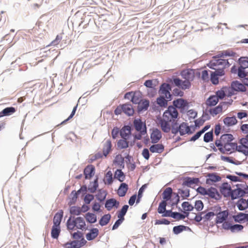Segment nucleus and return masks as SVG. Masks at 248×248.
<instances>
[{"mask_svg": "<svg viewBox=\"0 0 248 248\" xmlns=\"http://www.w3.org/2000/svg\"><path fill=\"white\" fill-rule=\"evenodd\" d=\"M128 208L127 205H124L118 214V218H124V216L125 215Z\"/></svg>", "mask_w": 248, "mask_h": 248, "instance_id": "56", "label": "nucleus"}, {"mask_svg": "<svg viewBox=\"0 0 248 248\" xmlns=\"http://www.w3.org/2000/svg\"><path fill=\"white\" fill-rule=\"evenodd\" d=\"M180 75L183 78L186 80L192 81L195 78V74L193 70L187 69L181 71Z\"/></svg>", "mask_w": 248, "mask_h": 248, "instance_id": "11", "label": "nucleus"}, {"mask_svg": "<svg viewBox=\"0 0 248 248\" xmlns=\"http://www.w3.org/2000/svg\"><path fill=\"white\" fill-rule=\"evenodd\" d=\"M67 227L69 230L79 229L85 230L87 229L86 225L84 218L82 217H70L67 223Z\"/></svg>", "mask_w": 248, "mask_h": 248, "instance_id": "1", "label": "nucleus"}, {"mask_svg": "<svg viewBox=\"0 0 248 248\" xmlns=\"http://www.w3.org/2000/svg\"><path fill=\"white\" fill-rule=\"evenodd\" d=\"M227 103H228V102H220L217 106L213 108H210L209 110V114L212 115L213 116L217 115L219 112H220L222 111V109H223V108L224 107V105H226Z\"/></svg>", "mask_w": 248, "mask_h": 248, "instance_id": "18", "label": "nucleus"}, {"mask_svg": "<svg viewBox=\"0 0 248 248\" xmlns=\"http://www.w3.org/2000/svg\"><path fill=\"white\" fill-rule=\"evenodd\" d=\"M237 75L239 78H242L248 76V72L245 71V68L239 66L237 70Z\"/></svg>", "mask_w": 248, "mask_h": 248, "instance_id": "48", "label": "nucleus"}, {"mask_svg": "<svg viewBox=\"0 0 248 248\" xmlns=\"http://www.w3.org/2000/svg\"><path fill=\"white\" fill-rule=\"evenodd\" d=\"M179 125V132L181 135H183L186 134H191L193 133L191 131V127L188 125Z\"/></svg>", "mask_w": 248, "mask_h": 248, "instance_id": "32", "label": "nucleus"}, {"mask_svg": "<svg viewBox=\"0 0 248 248\" xmlns=\"http://www.w3.org/2000/svg\"><path fill=\"white\" fill-rule=\"evenodd\" d=\"M221 208L217 207L216 212L217 215L216 222L217 224L222 223V224L226 221V220L229 216V212L228 210H225L223 211H220Z\"/></svg>", "mask_w": 248, "mask_h": 248, "instance_id": "7", "label": "nucleus"}, {"mask_svg": "<svg viewBox=\"0 0 248 248\" xmlns=\"http://www.w3.org/2000/svg\"><path fill=\"white\" fill-rule=\"evenodd\" d=\"M85 217L87 221L90 223H93L96 221V216L95 214L88 213L85 215Z\"/></svg>", "mask_w": 248, "mask_h": 248, "instance_id": "46", "label": "nucleus"}, {"mask_svg": "<svg viewBox=\"0 0 248 248\" xmlns=\"http://www.w3.org/2000/svg\"><path fill=\"white\" fill-rule=\"evenodd\" d=\"M224 124H236L237 121L235 116L227 117L223 120Z\"/></svg>", "mask_w": 248, "mask_h": 248, "instance_id": "50", "label": "nucleus"}, {"mask_svg": "<svg viewBox=\"0 0 248 248\" xmlns=\"http://www.w3.org/2000/svg\"><path fill=\"white\" fill-rule=\"evenodd\" d=\"M179 194L183 199H185L189 197V190L188 189H179Z\"/></svg>", "mask_w": 248, "mask_h": 248, "instance_id": "59", "label": "nucleus"}, {"mask_svg": "<svg viewBox=\"0 0 248 248\" xmlns=\"http://www.w3.org/2000/svg\"><path fill=\"white\" fill-rule=\"evenodd\" d=\"M187 115L189 120L195 119L197 115V112L193 109H190L187 111Z\"/></svg>", "mask_w": 248, "mask_h": 248, "instance_id": "63", "label": "nucleus"}, {"mask_svg": "<svg viewBox=\"0 0 248 248\" xmlns=\"http://www.w3.org/2000/svg\"><path fill=\"white\" fill-rule=\"evenodd\" d=\"M172 193V190L171 187H167L163 191L162 193V197L164 200L163 201L166 202L170 200Z\"/></svg>", "mask_w": 248, "mask_h": 248, "instance_id": "36", "label": "nucleus"}, {"mask_svg": "<svg viewBox=\"0 0 248 248\" xmlns=\"http://www.w3.org/2000/svg\"><path fill=\"white\" fill-rule=\"evenodd\" d=\"M210 125H206L202 130L198 132L195 135H194L190 139V141H195L198 139L202 134L205 132L207 129L209 128Z\"/></svg>", "mask_w": 248, "mask_h": 248, "instance_id": "41", "label": "nucleus"}, {"mask_svg": "<svg viewBox=\"0 0 248 248\" xmlns=\"http://www.w3.org/2000/svg\"><path fill=\"white\" fill-rule=\"evenodd\" d=\"M210 80L214 85H217L219 83L218 77L213 72H211Z\"/></svg>", "mask_w": 248, "mask_h": 248, "instance_id": "57", "label": "nucleus"}, {"mask_svg": "<svg viewBox=\"0 0 248 248\" xmlns=\"http://www.w3.org/2000/svg\"><path fill=\"white\" fill-rule=\"evenodd\" d=\"M167 205V202L166 201H162L159 204L157 211L160 214H162L166 211V207Z\"/></svg>", "mask_w": 248, "mask_h": 248, "instance_id": "55", "label": "nucleus"}, {"mask_svg": "<svg viewBox=\"0 0 248 248\" xmlns=\"http://www.w3.org/2000/svg\"><path fill=\"white\" fill-rule=\"evenodd\" d=\"M123 112L128 116H131L134 113V110L132 105L130 103L122 105Z\"/></svg>", "mask_w": 248, "mask_h": 248, "instance_id": "27", "label": "nucleus"}, {"mask_svg": "<svg viewBox=\"0 0 248 248\" xmlns=\"http://www.w3.org/2000/svg\"><path fill=\"white\" fill-rule=\"evenodd\" d=\"M128 185L125 183H122L117 191L118 195L120 197L124 196L128 190Z\"/></svg>", "mask_w": 248, "mask_h": 248, "instance_id": "30", "label": "nucleus"}, {"mask_svg": "<svg viewBox=\"0 0 248 248\" xmlns=\"http://www.w3.org/2000/svg\"><path fill=\"white\" fill-rule=\"evenodd\" d=\"M206 195H208L210 198L216 200H218L221 198V196L217 190L213 187L207 189Z\"/></svg>", "mask_w": 248, "mask_h": 248, "instance_id": "22", "label": "nucleus"}, {"mask_svg": "<svg viewBox=\"0 0 248 248\" xmlns=\"http://www.w3.org/2000/svg\"><path fill=\"white\" fill-rule=\"evenodd\" d=\"M111 142L109 140L105 141L103 144V153L104 156L106 157L111 150Z\"/></svg>", "mask_w": 248, "mask_h": 248, "instance_id": "25", "label": "nucleus"}, {"mask_svg": "<svg viewBox=\"0 0 248 248\" xmlns=\"http://www.w3.org/2000/svg\"><path fill=\"white\" fill-rule=\"evenodd\" d=\"M107 192L105 190H99L97 194L96 195V198L100 202L103 201L106 197Z\"/></svg>", "mask_w": 248, "mask_h": 248, "instance_id": "49", "label": "nucleus"}, {"mask_svg": "<svg viewBox=\"0 0 248 248\" xmlns=\"http://www.w3.org/2000/svg\"><path fill=\"white\" fill-rule=\"evenodd\" d=\"M63 217V211L60 210L57 212L54 216L53 218V225L55 226H60L62 217Z\"/></svg>", "mask_w": 248, "mask_h": 248, "instance_id": "31", "label": "nucleus"}, {"mask_svg": "<svg viewBox=\"0 0 248 248\" xmlns=\"http://www.w3.org/2000/svg\"><path fill=\"white\" fill-rule=\"evenodd\" d=\"M127 140L124 139L120 140L118 142V147L120 149L126 148L128 146V142L126 141Z\"/></svg>", "mask_w": 248, "mask_h": 248, "instance_id": "54", "label": "nucleus"}, {"mask_svg": "<svg viewBox=\"0 0 248 248\" xmlns=\"http://www.w3.org/2000/svg\"><path fill=\"white\" fill-rule=\"evenodd\" d=\"M240 64V66H242L244 68H248V57H242L238 60Z\"/></svg>", "mask_w": 248, "mask_h": 248, "instance_id": "52", "label": "nucleus"}, {"mask_svg": "<svg viewBox=\"0 0 248 248\" xmlns=\"http://www.w3.org/2000/svg\"><path fill=\"white\" fill-rule=\"evenodd\" d=\"M187 228H188V227L184 225L174 226L173 228V232L174 234H178L183 231L186 230Z\"/></svg>", "mask_w": 248, "mask_h": 248, "instance_id": "51", "label": "nucleus"}, {"mask_svg": "<svg viewBox=\"0 0 248 248\" xmlns=\"http://www.w3.org/2000/svg\"><path fill=\"white\" fill-rule=\"evenodd\" d=\"M218 100L217 96L215 95H211L206 100V104L207 106L211 107L214 106L217 104L218 102Z\"/></svg>", "mask_w": 248, "mask_h": 248, "instance_id": "39", "label": "nucleus"}, {"mask_svg": "<svg viewBox=\"0 0 248 248\" xmlns=\"http://www.w3.org/2000/svg\"><path fill=\"white\" fill-rule=\"evenodd\" d=\"M191 85V81L185 80L184 81H183L180 88L182 90H185L186 89H189L190 88Z\"/></svg>", "mask_w": 248, "mask_h": 248, "instance_id": "61", "label": "nucleus"}, {"mask_svg": "<svg viewBox=\"0 0 248 248\" xmlns=\"http://www.w3.org/2000/svg\"><path fill=\"white\" fill-rule=\"evenodd\" d=\"M201 78L203 82H207L209 81V74L207 70H204L202 71Z\"/></svg>", "mask_w": 248, "mask_h": 248, "instance_id": "64", "label": "nucleus"}, {"mask_svg": "<svg viewBox=\"0 0 248 248\" xmlns=\"http://www.w3.org/2000/svg\"><path fill=\"white\" fill-rule=\"evenodd\" d=\"M173 106L176 109L189 107L187 101L183 98H178L173 101Z\"/></svg>", "mask_w": 248, "mask_h": 248, "instance_id": "15", "label": "nucleus"}, {"mask_svg": "<svg viewBox=\"0 0 248 248\" xmlns=\"http://www.w3.org/2000/svg\"><path fill=\"white\" fill-rule=\"evenodd\" d=\"M105 184L110 185L113 182L112 173L111 171H108L104 179Z\"/></svg>", "mask_w": 248, "mask_h": 248, "instance_id": "43", "label": "nucleus"}, {"mask_svg": "<svg viewBox=\"0 0 248 248\" xmlns=\"http://www.w3.org/2000/svg\"><path fill=\"white\" fill-rule=\"evenodd\" d=\"M111 216L109 214L104 215L99 220V224L102 226L106 225L109 221Z\"/></svg>", "mask_w": 248, "mask_h": 248, "instance_id": "45", "label": "nucleus"}, {"mask_svg": "<svg viewBox=\"0 0 248 248\" xmlns=\"http://www.w3.org/2000/svg\"><path fill=\"white\" fill-rule=\"evenodd\" d=\"M217 98V99H223L226 96V93L223 89L218 90L216 92L215 95Z\"/></svg>", "mask_w": 248, "mask_h": 248, "instance_id": "60", "label": "nucleus"}, {"mask_svg": "<svg viewBox=\"0 0 248 248\" xmlns=\"http://www.w3.org/2000/svg\"><path fill=\"white\" fill-rule=\"evenodd\" d=\"M61 232V229L60 226H55L53 225L51 230V237L54 239H57L59 236Z\"/></svg>", "mask_w": 248, "mask_h": 248, "instance_id": "40", "label": "nucleus"}, {"mask_svg": "<svg viewBox=\"0 0 248 248\" xmlns=\"http://www.w3.org/2000/svg\"><path fill=\"white\" fill-rule=\"evenodd\" d=\"M98 233L99 231L98 229H92L90 232L86 234V238L89 241L93 240L98 236Z\"/></svg>", "mask_w": 248, "mask_h": 248, "instance_id": "28", "label": "nucleus"}, {"mask_svg": "<svg viewBox=\"0 0 248 248\" xmlns=\"http://www.w3.org/2000/svg\"><path fill=\"white\" fill-rule=\"evenodd\" d=\"M220 192L224 197H228L231 195L232 189L231 186L227 183H224L222 185L220 188Z\"/></svg>", "mask_w": 248, "mask_h": 248, "instance_id": "17", "label": "nucleus"}, {"mask_svg": "<svg viewBox=\"0 0 248 248\" xmlns=\"http://www.w3.org/2000/svg\"><path fill=\"white\" fill-rule=\"evenodd\" d=\"M136 132L134 133V140H140L143 136L147 135L146 125H134Z\"/></svg>", "mask_w": 248, "mask_h": 248, "instance_id": "6", "label": "nucleus"}, {"mask_svg": "<svg viewBox=\"0 0 248 248\" xmlns=\"http://www.w3.org/2000/svg\"><path fill=\"white\" fill-rule=\"evenodd\" d=\"M233 218L235 222L241 223L248 220V214L240 213L233 216Z\"/></svg>", "mask_w": 248, "mask_h": 248, "instance_id": "24", "label": "nucleus"}, {"mask_svg": "<svg viewBox=\"0 0 248 248\" xmlns=\"http://www.w3.org/2000/svg\"><path fill=\"white\" fill-rule=\"evenodd\" d=\"M213 140V132H208L205 134L203 140L206 142H209Z\"/></svg>", "mask_w": 248, "mask_h": 248, "instance_id": "62", "label": "nucleus"}, {"mask_svg": "<svg viewBox=\"0 0 248 248\" xmlns=\"http://www.w3.org/2000/svg\"><path fill=\"white\" fill-rule=\"evenodd\" d=\"M16 108L14 107H7L0 112V118L10 116L16 112Z\"/></svg>", "mask_w": 248, "mask_h": 248, "instance_id": "20", "label": "nucleus"}, {"mask_svg": "<svg viewBox=\"0 0 248 248\" xmlns=\"http://www.w3.org/2000/svg\"><path fill=\"white\" fill-rule=\"evenodd\" d=\"M200 180L198 178L186 177L183 182V185L190 187H194L196 185H198Z\"/></svg>", "mask_w": 248, "mask_h": 248, "instance_id": "13", "label": "nucleus"}, {"mask_svg": "<svg viewBox=\"0 0 248 248\" xmlns=\"http://www.w3.org/2000/svg\"><path fill=\"white\" fill-rule=\"evenodd\" d=\"M98 186V179L96 178L93 182L90 184L89 187V190L92 193H94Z\"/></svg>", "mask_w": 248, "mask_h": 248, "instance_id": "53", "label": "nucleus"}, {"mask_svg": "<svg viewBox=\"0 0 248 248\" xmlns=\"http://www.w3.org/2000/svg\"><path fill=\"white\" fill-rule=\"evenodd\" d=\"M221 177L217 173H210L206 175V183L209 185H214L215 183L220 181Z\"/></svg>", "mask_w": 248, "mask_h": 248, "instance_id": "10", "label": "nucleus"}, {"mask_svg": "<svg viewBox=\"0 0 248 248\" xmlns=\"http://www.w3.org/2000/svg\"><path fill=\"white\" fill-rule=\"evenodd\" d=\"M117 203V201L116 200L113 199H111L109 200H108L106 201V204H105V207L108 210H110L113 207L116 205V204ZM117 204H119V203L117 202Z\"/></svg>", "mask_w": 248, "mask_h": 248, "instance_id": "44", "label": "nucleus"}, {"mask_svg": "<svg viewBox=\"0 0 248 248\" xmlns=\"http://www.w3.org/2000/svg\"><path fill=\"white\" fill-rule=\"evenodd\" d=\"M210 116L209 114V111L206 110L203 112L202 115L200 118L194 120V124H203L206 121L209 120Z\"/></svg>", "mask_w": 248, "mask_h": 248, "instance_id": "26", "label": "nucleus"}, {"mask_svg": "<svg viewBox=\"0 0 248 248\" xmlns=\"http://www.w3.org/2000/svg\"><path fill=\"white\" fill-rule=\"evenodd\" d=\"M231 64L227 60L223 59H215L210 61L207 66L211 69H215V67L218 66V68H226L230 66Z\"/></svg>", "mask_w": 248, "mask_h": 248, "instance_id": "3", "label": "nucleus"}, {"mask_svg": "<svg viewBox=\"0 0 248 248\" xmlns=\"http://www.w3.org/2000/svg\"><path fill=\"white\" fill-rule=\"evenodd\" d=\"M237 151L246 155H248V139L246 138L240 140L239 145H237Z\"/></svg>", "mask_w": 248, "mask_h": 248, "instance_id": "8", "label": "nucleus"}, {"mask_svg": "<svg viewBox=\"0 0 248 248\" xmlns=\"http://www.w3.org/2000/svg\"><path fill=\"white\" fill-rule=\"evenodd\" d=\"M231 88L236 92H245L246 91V88L244 84L238 80L233 81L231 83Z\"/></svg>", "mask_w": 248, "mask_h": 248, "instance_id": "14", "label": "nucleus"}, {"mask_svg": "<svg viewBox=\"0 0 248 248\" xmlns=\"http://www.w3.org/2000/svg\"><path fill=\"white\" fill-rule=\"evenodd\" d=\"M222 228L226 230H230L232 232H238L241 231L244 226L240 224H232L231 221H225L222 225Z\"/></svg>", "mask_w": 248, "mask_h": 248, "instance_id": "5", "label": "nucleus"}, {"mask_svg": "<svg viewBox=\"0 0 248 248\" xmlns=\"http://www.w3.org/2000/svg\"><path fill=\"white\" fill-rule=\"evenodd\" d=\"M141 101V93L140 91H136L133 93V95L131 97V102L135 104H138Z\"/></svg>", "mask_w": 248, "mask_h": 248, "instance_id": "37", "label": "nucleus"}, {"mask_svg": "<svg viewBox=\"0 0 248 248\" xmlns=\"http://www.w3.org/2000/svg\"><path fill=\"white\" fill-rule=\"evenodd\" d=\"M114 178L122 182L124 180L125 176L121 170L118 169L115 172Z\"/></svg>", "mask_w": 248, "mask_h": 248, "instance_id": "42", "label": "nucleus"}, {"mask_svg": "<svg viewBox=\"0 0 248 248\" xmlns=\"http://www.w3.org/2000/svg\"><path fill=\"white\" fill-rule=\"evenodd\" d=\"M94 167L92 165H88L84 169V174L85 179H90L94 174Z\"/></svg>", "mask_w": 248, "mask_h": 248, "instance_id": "19", "label": "nucleus"}, {"mask_svg": "<svg viewBox=\"0 0 248 248\" xmlns=\"http://www.w3.org/2000/svg\"><path fill=\"white\" fill-rule=\"evenodd\" d=\"M149 150L152 153H162L164 150V146L162 144H155L150 146Z\"/></svg>", "mask_w": 248, "mask_h": 248, "instance_id": "23", "label": "nucleus"}, {"mask_svg": "<svg viewBox=\"0 0 248 248\" xmlns=\"http://www.w3.org/2000/svg\"><path fill=\"white\" fill-rule=\"evenodd\" d=\"M236 205L240 210H244L248 208L247 200L243 198H241L237 201Z\"/></svg>", "mask_w": 248, "mask_h": 248, "instance_id": "33", "label": "nucleus"}, {"mask_svg": "<svg viewBox=\"0 0 248 248\" xmlns=\"http://www.w3.org/2000/svg\"><path fill=\"white\" fill-rule=\"evenodd\" d=\"M157 104L161 107H165L167 106L168 101L166 100L164 96H160L156 99Z\"/></svg>", "mask_w": 248, "mask_h": 248, "instance_id": "47", "label": "nucleus"}, {"mask_svg": "<svg viewBox=\"0 0 248 248\" xmlns=\"http://www.w3.org/2000/svg\"><path fill=\"white\" fill-rule=\"evenodd\" d=\"M244 196V193L241 188H237L232 191L231 197L232 199H236Z\"/></svg>", "mask_w": 248, "mask_h": 248, "instance_id": "35", "label": "nucleus"}, {"mask_svg": "<svg viewBox=\"0 0 248 248\" xmlns=\"http://www.w3.org/2000/svg\"><path fill=\"white\" fill-rule=\"evenodd\" d=\"M80 243L78 241H73L63 245L64 248H79L81 247Z\"/></svg>", "mask_w": 248, "mask_h": 248, "instance_id": "34", "label": "nucleus"}, {"mask_svg": "<svg viewBox=\"0 0 248 248\" xmlns=\"http://www.w3.org/2000/svg\"><path fill=\"white\" fill-rule=\"evenodd\" d=\"M171 90V87L169 84L163 83L160 86L159 93L165 95L167 93H169Z\"/></svg>", "mask_w": 248, "mask_h": 248, "instance_id": "29", "label": "nucleus"}, {"mask_svg": "<svg viewBox=\"0 0 248 248\" xmlns=\"http://www.w3.org/2000/svg\"><path fill=\"white\" fill-rule=\"evenodd\" d=\"M234 140V138L232 134H227L221 136L220 139L215 141L216 145L218 147L219 150L220 147H224L226 145L230 143Z\"/></svg>", "mask_w": 248, "mask_h": 248, "instance_id": "4", "label": "nucleus"}, {"mask_svg": "<svg viewBox=\"0 0 248 248\" xmlns=\"http://www.w3.org/2000/svg\"><path fill=\"white\" fill-rule=\"evenodd\" d=\"M87 210V208L83 211L82 209L79 207L72 206L70 208V213L72 215L78 216L80 215L82 212H86Z\"/></svg>", "mask_w": 248, "mask_h": 248, "instance_id": "38", "label": "nucleus"}, {"mask_svg": "<svg viewBox=\"0 0 248 248\" xmlns=\"http://www.w3.org/2000/svg\"><path fill=\"white\" fill-rule=\"evenodd\" d=\"M182 206L183 209L186 211H191L193 209V206L187 202H184Z\"/></svg>", "mask_w": 248, "mask_h": 248, "instance_id": "58", "label": "nucleus"}, {"mask_svg": "<svg viewBox=\"0 0 248 248\" xmlns=\"http://www.w3.org/2000/svg\"><path fill=\"white\" fill-rule=\"evenodd\" d=\"M219 151L223 154H231L234 152L235 151H237V144L233 140L230 143L226 145L225 147H220Z\"/></svg>", "mask_w": 248, "mask_h": 248, "instance_id": "9", "label": "nucleus"}, {"mask_svg": "<svg viewBox=\"0 0 248 248\" xmlns=\"http://www.w3.org/2000/svg\"><path fill=\"white\" fill-rule=\"evenodd\" d=\"M149 101L147 99L141 100L138 105L137 110L139 113H141L143 111H145L148 109L149 106Z\"/></svg>", "mask_w": 248, "mask_h": 248, "instance_id": "21", "label": "nucleus"}, {"mask_svg": "<svg viewBox=\"0 0 248 248\" xmlns=\"http://www.w3.org/2000/svg\"><path fill=\"white\" fill-rule=\"evenodd\" d=\"M122 138L125 140H128L131 137V127L129 125H124L120 131Z\"/></svg>", "mask_w": 248, "mask_h": 248, "instance_id": "16", "label": "nucleus"}, {"mask_svg": "<svg viewBox=\"0 0 248 248\" xmlns=\"http://www.w3.org/2000/svg\"><path fill=\"white\" fill-rule=\"evenodd\" d=\"M162 138V134L161 131L156 129L153 128L151 130L150 134V138L151 142L153 143H157Z\"/></svg>", "mask_w": 248, "mask_h": 248, "instance_id": "12", "label": "nucleus"}, {"mask_svg": "<svg viewBox=\"0 0 248 248\" xmlns=\"http://www.w3.org/2000/svg\"><path fill=\"white\" fill-rule=\"evenodd\" d=\"M178 117V112L176 109L172 106L170 105L168 107V108L163 113V120L165 123L163 124L160 122L159 124H169V122H171V124H178L177 123H173Z\"/></svg>", "mask_w": 248, "mask_h": 248, "instance_id": "2", "label": "nucleus"}]
</instances>
